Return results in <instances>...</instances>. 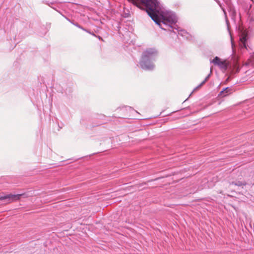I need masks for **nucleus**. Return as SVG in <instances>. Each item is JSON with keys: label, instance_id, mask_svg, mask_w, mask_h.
<instances>
[{"label": "nucleus", "instance_id": "20e7f679", "mask_svg": "<svg viewBox=\"0 0 254 254\" xmlns=\"http://www.w3.org/2000/svg\"><path fill=\"white\" fill-rule=\"evenodd\" d=\"M212 63L216 65H218L221 67L226 68L227 66V64L225 60L222 61L219 57H216L212 61Z\"/></svg>", "mask_w": 254, "mask_h": 254}, {"label": "nucleus", "instance_id": "9d476101", "mask_svg": "<svg viewBox=\"0 0 254 254\" xmlns=\"http://www.w3.org/2000/svg\"><path fill=\"white\" fill-rule=\"evenodd\" d=\"M208 78V77H207L204 79V81H203L201 82V84H200V85L197 87V88H199V87H201V86H202V85H203V84H204V83L206 81V80H207Z\"/></svg>", "mask_w": 254, "mask_h": 254}, {"label": "nucleus", "instance_id": "423d86ee", "mask_svg": "<svg viewBox=\"0 0 254 254\" xmlns=\"http://www.w3.org/2000/svg\"><path fill=\"white\" fill-rule=\"evenodd\" d=\"M233 90L231 88L226 87L219 93V96L224 97L231 94Z\"/></svg>", "mask_w": 254, "mask_h": 254}, {"label": "nucleus", "instance_id": "f03ea898", "mask_svg": "<svg viewBox=\"0 0 254 254\" xmlns=\"http://www.w3.org/2000/svg\"><path fill=\"white\" fill-rule=\"evenodd\" d=\"M22 194H7L0 197V200H6V203H10L16 200H19Z\"/></svg>", "mask_w": 254, "mask_h": 254}, {"label": "nucleus", "instance_id": "0eeeda50", "mask_svg": "<svg viewBox=\"0 0 254 254\" xmlns=\"http://www.w3.org/2000/svg\"><path fill=\"white\" fill-rule=\"evenodd\" d=\"M129 1L132 2L134 4H137V3H141L145 4L147 6H148L150 2V0H128Z\"/></svg>", "mask_w": 254, "mask_h": 254}, {"label": "nucleus", "instance_id": "6e6552de", "mask_svg": "<svg viewBox=\"0 0 254 254\" xmlns=\"http://www.w3.org/2000/svg\"><path fill=\"white\" fill-rule=\"evenodd\" d=\"M246 182L244 180L237 181L236 182H232L230 183V185L237 186L239 187H241L243 186L246 185Z\"/></svg>", "mask_w": 254, "mask_h": 254}, {"label": "nucleus", "instance_id": "7ed1b4c3", "mask_svg": "<svg viewBox=\"0 0 254 254\" xmlns=\"http://www.w3.org/2000/svg\"><path fill=\"white\" fill-rule=\"evenodd\" d=\"M157 55V51L154 49L149 48L145 51L142 54V59L147 60L148 58H152Z\"/></svg>", "mask_w": 254, "mask_h": 254}, {"label": "nucleus", "instance_id": "f257e3e1", "mask_svg": "<svg viewBox=\"0 0 254 254\" xmlns=\"http://www.w3.org/2000/svg\"><path fill=\"white\" fill-rule=\"evenodd\" d=\"M153 5L154 4H153ZM155 8V5H153L151 8H149L147 10V12L152 19L158 25H160L161 22L168 25L176 22L177 19L176 16L172 14H165L162 15L161 17H159L154 10Z\"/></svg>", "mask_w": 254, "mask_h": 254}, {"label": "nucleus", "instance_id": "39448f33", "mask_svg": "<svg viewBox=\"0 0 254 254\" xmlns=\"http://www.w3.org/2000/svg\"><path fill=\"white\" fill-rule=\"evenodd\" d=\"M147 60H143L142 59L140 62V65L141 67L144 69H150L153 68V65L149 62L148 63Z\"/></svg>", "mask_w": 254, "mask_h": 254}, {"label": "nucleus", "instance_id": "1a4fd4ad", "mask_svg": "<svg viewBox=\"0 0 254 254\" xmlns=\"http://www.w3.org/2000/svg\"><path fill=\"white\" fill-rule=\"evenodd\" d=\"M240 41L243 44V46L244 47H246V38L245 36H243V37L240 38Z\"/></svg>", "mask_w": 254, "mask_h": 254}]
</instances>
